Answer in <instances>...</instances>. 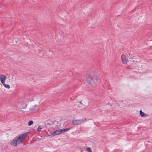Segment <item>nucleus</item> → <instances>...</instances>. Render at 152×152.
Here are the masks:
<instances>
[{"label":"nucleus","instance_id":"7","mask_svg":"<svg viewBox=\"0 0 152 152\" xmlns=\"http://www.w3.org/2000/svg\"><path fill=\"white\" fill-rule=\"evenodd\" d=\"M3 85L6 88H7L8 89H9L10 88V86H9V85H8V84H5V83H2Z\"/></svg>","mask_w":152,"mask_h":152},{"label":"nucleus","instance_id":"5","mask_svg":"<svg viewBox=\"0 0 152 152\" xmlns=\"http://www.w3.org/2000/svg\"><path fill=\"white\" fill-rule=\"evenodd\" d=\"M121 58L123 63L126 64L128 61V60L126 58V56L124 55H122L121 56Z\"/></svg>","mask_w":152,"mask_h":152},{"label":"nucleus","instance_id":"14","mask_svg":"<svg viewBox=\"0 0 152 152\" xmlns=\"http://www.w3.org/2000/svg\"><path fill=\"white\" fill-rule=\"evenodd\" d=\"M34 107H38V106L37 105H34Z\"/></svg>","mask_w":152,"mask_h":152},{"label":"nucleus","instance_id":"15","mask_svg":"<svg viewBox=\"0 0 152 152\" xmlns=\"http://www.w3.org/2000/svg\"><path fill=\"white\" fill-rule=\"evenodd\" d=\"M129 66H127V68L129 69Z\"/></svg>","mask_w":152,"mask_h":152},{"label":"nucleus","instance_id":"2","mask_svg":"<svg viewBox=\"0 0 152 152\" xmlns=\"http://www.w3.org/2000/svg\"><path fill=\"white\" fill-rule=\"evenodd\" d=\"M85 79L89 85L93 86V84L96 83L98 78L96 74L93 73L86 77Z\"/></svg>","mask_w":152,"mask_h":152},{"label":"nucleus","instance_id":"8","mask_svg":"<svg viewBox=\"0 0 152 152\" xmlns=\"http://www.w3.org/2000/svg\"><path fill=\"white\" fill-rule=\"evenodd\" d=\"M140 115L142 117H144V116H145V113L144 112H142L141 111H140Z\"/></svg>","mask_w":152,"mask_h":152},{"label":"nucleus","instance_id":"1","mask_svg":"<svg viewBox=\"0 0 152 152\" xmlns=\"http://www.w3.org/2000/svg\"><path fill=\"white\" fill-rule=\"evenodd\" d=\"M27 135V133H26L16 136L10 142V144L12 145L17 146L18 145L23 142Z\"/></svg>","mask_w":152,"mask_h":152},{"label":"nucleus","instance_id":"9","mask_svg":"<svg viewBox=\"0 0 152 152\" xmlns=\"http://www.w3.org/2000/svg\"><path fill=\"white\" fill-rule=\"evenodd\" d=\"M22 103L23 104V106L22 107H21V108L23 109V108H26V104L24 102Z\"/></svg>","mask_w":152,"mask_h":152},{"label":"nucleus","instance_id":"3","mask_svg":"<svg viewBox=\"0 0 152 152\" xmlns=\"http://www.w3.org/2000/svg\"><path fill=\"white\" fill-rule=\"evenodd\" d=\"M71 129V128H70L66 129H63L59 130H56L52 132V135L53 136H55L56 135L60 134L66 131L70 130Z\"/></svg>","mask_w":152,"mask_h":152},{"label":"nucleus","instance_id":"13","mask_svg":"<svg viewBox=\"0 0 152 152\" xmlns=\"http://www.w3.org/2000/svg\"><path fill=\"white\" fill-rule=\"evenodd\" d=\"M83 104L81 102H79V104H78V105L80 106H80L82 105Z\"/></svg>","mask_w":152,"mask_h":152},{"label":"nucleus","instance_id":"6","mask_svg":"<svg viewBox=\"0 0 152 152\" xmlns=\"http://www.w3.org/2000/svg\"><path fill=\"white\" fill-rule=\"evenodd\" d=\"M6 78L7 77L5 75H1L0 80L2 83H5Z\"/></svg>","mask_w":152,"mask_h":152},{"label":"nucleus","instance_id":"4","mask_svg":"<svg viewBox=\"0 0 152 152\" xmlns=\"http://www.w3.org/2000/svg\"><path fill=\"white\" fill-rule=\"evenodd\" d=\"M86 120V118H84L82 119H73L72 123L74 125H78L81 124L83 121H85Z\"/></svg>","mask_w":152,"mask_h":152},{"label":"nucleus","instance_id":"11","mask_svg":"<svg viewBox=\"0 0 152 152\" xmlns=\"http://www.w3.org/2000/svg\"><path fill=\"white\" fill-rule=\"evenodd\" d=\"M33 121H30L28 123V125L30 126L32 125L33 124Z\"/></svg>","mask_w":152,"mask_h":152},{"label":"nucleus","instance_id":"10","mask_svg":"<svg viewBox=\"0 0 152 152\" xmlns=\"http://www.w3.org/2000/svg\"><path fill=\"white\" fill-rule=\"evenodd\" d=\"M86 150L88 152H92L91 149L89 147H87Z\"/></svg>","mask_w":152,"mask_h":152},{"label":"nucleus","instance_id":"12","mask_svg":"<svg viewBox=\"0 0 152 152\" xmlns=\"http://www.w3.org/2000/svg\"><path fill=\"white\" fill-rule=\"evenodd\" d=\"M42 129L41 126H39L38 127V129H37V131L38 132H40L41 131V129Z\"/></svg>","mask_w":152,"mask_h":152}]
</instances>
